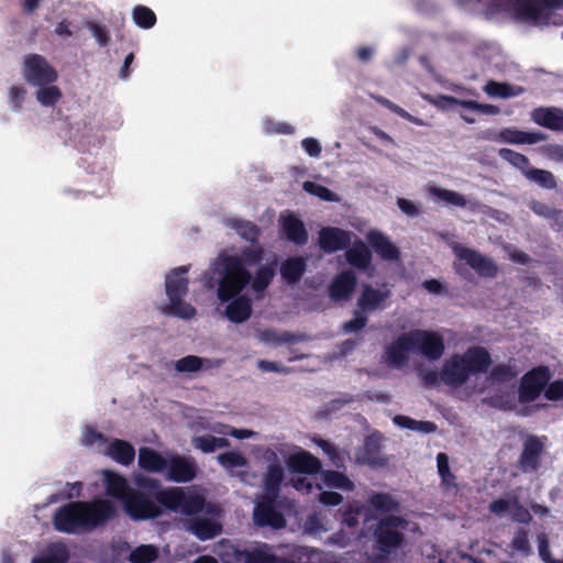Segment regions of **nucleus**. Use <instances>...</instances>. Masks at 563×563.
Returning a JSON list of instances; mask_svg holds the SVG:
<instances>
[{
    "label": "nucleus",
    "mask_w": 563,
    "mask_h": 563,
    "mask_svg": "<svg viewBox=\"0 0 563 563\" xmlns=\"http://www.w3.org/2000/svg\"><path fill=\"white\" fill-rule=\"evenodd\" d=\"M218 462L222 467L227 471L232 472L236 467H242L247 465L246 457L236 451H229L220 453L217 456Z\"/></svg>",
    "instance_id": "obj_47"
},
{
    "label": "nucleus",
    "mask_w": 563,
    "mask_h": 563,
    "mask_svg": "<svg viewBox=\"0 0 563 563\" xmlns=\"http://www.w3.org/2000/svg\"><path fill=\"white\" fill-rule=\"evenodd\" d=\"M364 506L362 507H347L344 509L341 514V522L342 525L349 527V528H355L358 525V517L363 510Z\"/></svg>",
    "instance_id": "obj_58"
},
{
    "label": "nucleus",
    "mask_w": 563,
    "mask_h": 563,
    "mask_svg": "<svg viewBox=\"0 0 563 563\" xmlns=\"http://www.w3.org/2000/svg\"><path fill=\"white\" fill-rule=\"evenodd\" d=\"M26 90L21 86H13L9 90V101L13 111H20L24 101Z\"/></svg>",
    "instance_id": "obj_61"
},
{
    "label": "nucleus",
    "mask_w": 563,
    "mask_h": 563,
    "mask_svg": "<svg viewBox=\"0 0 563 563\" xmlns=\"http://www.w3.org/2000/svg\"><path fill=\"white\" fill-rule=\"evenodd\" d=\"M437 466L442 484L448 487H455L456 477L450 470L449 457L445 453L441 452L437 455Z\"/></svg>",
    "instance_id": "obj_50"
},
{
    "label": "nucleus",
    "mask_w": 563,
    "mask_h": 563,
    "mask_svg": "<svg viewBox=\"0 0 563 563\" xmlns=\"http://www.w3.org/2000/svg\"><path fill=\"white\" fill-rule=\"evenodd\" d=\"M523 176L529 181L534 183L544 189H555L558 186L555 176L552 172L547 169H539L530 165Z\"/></svg>",
    "instance_id": "obj_38"
},
{
    "label": "nucleus",
    "mask_w": 563,
    "mask_h": 563,
    "mask_svg": "<svg viewBox=\"0 0 563 563\" xmlns=\"http://www.w3.org/2000/svg\"><path fill=\"white\" fill-rule=\"evenodd\" d=\"M228 559L224 563H277L278 555L269 552L266 543H262L253 549H240L230 547L227 552Z\"/></svg>",
    "instance_id": "obj_13"
},
{
    "label": "nucleus",
    "mask_w": 563,
    "mask_h": 563,
    "mask_svg": "<svg viewBox=\"0 0 563 563\" xmlns=\"http://www.w3.org/2000/svg\"><path fill=\"white\" fill-rule=\"evenodd\" d=\"M520 373L516 361L510 360L506 364L495 365V382H509L516 378Z\"/></svg>",
    "instance_id": "obj_52"
},
{
    "label": "nucleus",
    "mask_w": 563,
    "mask_h": 563,
    "mask_svg": "<svg viewBox=\"0 0 563 563\" xmlns=\"http://www.w3.org/2000/svg\"><path fill=\"white\" fill-rule=\"evenodd\" d=\"M530 118L539 126L554 132H563V108L538 107L531 111Z\"/></svg>",
    "instance_id": "obj_19"
},
{
    "label": "nucleus",
    "mask_w": 563,
    "mask_h": 563,
    "mask_svg": "<svg viewBox=\"0 0 563 563\" xmlns=\"http://www.w3.org/2000/svg\"><path fill=\"white\" fill-rule=\"evenodd\" d=\"M498 155L501 159L509 163L516 169L520 170L522 175L526 174L531 165L529 158L526 155L515 152L510 148H500L498 151Z\"/></svg>",
    "instance_id": "obj_44"
},
{
    "label": "nucleus",
    "mask_w": 563,
    "mask_h": 563,
    "mask_svg": "<svg viewBox=\"0 0 563 563\" xmlns=\"http://www.w3.org/2000/svg\"><path fill=\"white\" fill-rule=\"evenodd\" d=\"M278 497L262 496L253 511L254 523L258 527L279 530L286 527V518L280 511Z\"/></svg>",
    "instance_id": "obj_8"
},
{
    "label": "nucleus",
    "mask_w": 563,
    "mask_h": 563,
    "mask_svg": "<svg viewBox=\"0 0 563 563\" xmlns=\"http://www.w3.org/2000/svg\"><path fill=\"white\" fill-rule=\"evenodd\" d=\"M505 512H508L510 518L519 523H529L532 520L530 511L516 497L495 499V515H503Z\"/></svg>",
    "instance_id": "obj_25"
},
{
    "label": "nucleus",
    "mask_w": 563,
    "mask_h": 563,
    "mask_svg": "<svg viewBox=\"0 0 563 563\" xmlns=\"http://www.w3.org/2000/svg\"><path fill=\"white\" fill-rule=\"evenodd\" d=\"M412 343V352L419 353L430 361L441 358L445 344L441 334L431 330H412L409 332Z\"/></svg>",
    "instance_id": "obj_10"
},
{
    "label": "nucleus",
    "mask_w": 563,
    "mask_h": 563,
    "mask_svg": "<svg viewBox=\"0 0 563 563\" xmlns=\"http://www.w3.org/2000/svg\"><path fill=\"white\" fill-rule=\"evenodd\" d=\"M545 440V437L537 435L526 438L518 460V467L522 473H533L540 468Z\"/></svg>",
    "instance_id": "obj_12"
},
{
    "label": "nucleus",
    "mask_w": 563,
    "mask_h": 563,
    "mask_svg": "<svg viewBox=\"0 0 563 563\" xmlns=\"http://www.w3.org/2000/svg\"><path fill=\"white\" fill-rule=\"evenodd\" d=\"M205 505L206 499L203 496L184 490L179 512L187 516L197 515L203 510Z\"/></svg>",
    "instance_id": "obj_41"
},
{
    "label": "nucleus",
    "mask_w": 563,
    "mask_h": 563,
    "mask_svg": "<svg viewBox=\"0 0 563 563\" xmlns=\"http://www.w3.org/2000/svg\"><path fill=\"white\" fill-rule=\"evenodd\" d=\"M352 232L336 227H323L318 233V245L325 254L346 250L352 240Z\"/></svg>",
    "instance_id": "obj_14"
},
{
    "label": "nucleus",
    "mask_w": 563,
    "mask_h": 563,
    "mask_svg": "<svg viewBox=\"0 0 563 563\" xmlns=\"http://www.w3.org/2000/svg\"><path fill=\"white\" fill-rule=\"evenodd\" d=\"M537 541H538V551H539L540 559L544 563H549V562L553 561V558H552L551 551H550L548 536L544 532H541L537 536Z\"/></svg>",
    "instance_id": "obj_63"
},
{
    "label": "nucleus",
    "mask_w": 563,
    "mask_h": 563,
    "mask_svg": "<svg viewBox=\"0 0 563 563\" xmlns=\"http://www.w3.org/2000/svg\"><path fill=\"white\" fill-rule=\"evenodd\" d=\"M134 23L141 29H151L156 24L157 18L155 12L146 5H135L132 11Z\"/></svg>",
    "instance_id": "obj_43"
},
{
    "label": "nucleus",
    "mask_w": 563,
    "mask_h": 563,
    "mask_svg": "<svg viewBox=\"0 0 563 563\" xmlns=\"http://www.w3.org/2000/svg\"><path fill=\"white\" fill-rule=\"evenodd\" d=\"M345 257L352 267L362 271L371 266L373 258L371 250L362 240H356L353 245L346 250Z\"/></svg>",
    "instance_id": "obj_28"
},
{
    "label": "nucleus",
    "mask_w": 563,
    "mask_h": 563,
    "mask_svg": "<svg viewBox=\"0 0 563 563\" xmlns=\"http://www.w3.org/2000/svg\"><path fill=\"white\" fill-rule=\"evenodd\" d=\"M490 363V354L484 347H468L463 354L455 353L445 360L440 371L441 382L459 388L472 376L486 373Z\"/></svg>",
    "instance_id": "obj_3"
},
{
    "label": "nucleus",
    "mask_w": 563,
    "mask_h": 563,
    "mask_svg": "<svg viewBox=\"0 0 563 563\" xmlns=\"http://www.w3.org/2000/svg\"><path fill=\"white\" fill-rule=\"evenodd\" d=\"M282 236L299 246L305 245L309 239L303 222L294 214L282 218Z\"/></svg>",
    "instance_id": "obj_22"
},
{
    "label": "nucleus",
    "mask_w": 563,
    "mask_h": 563,
    "mask_svg": "<svg viewBox=\"0 0 563 563\" xmlns=\"http://www.w3.org/2000/svg\"><path fill=\"white\" fill-rule=\"evenodd\" d=\"M367 321H368V319L365 316V312H363L362 310L361 311L356 310V311H354V318L349 320L347 322H345L342 325V330L345 333L358 332L363 328H365V325L367 324Z\"/></svg>",
    "instance_id": "obj_57"
},
{
    "label": "nucleus",
    "mask_w": 563,
    "mask_h": 563,
    "mask_svg": "<svg viewBox=\"0 0 563 563\" xmlns=\"http://www.w3.org/2000/svg\"><path fill=\"white\" fill-rule=\"evenodd\" d=\"M165 472L174 483H188L196 478L199 468L194 459L174 454L168 459Z\"/></svg>",
    "instance_id": "obj_15"
},
{
    "label": "nucleus",
    "mask_w": 563,
    "mask_h": 563,
    "mask_svg": "<svg viewBox=\"0 0 563 563\" xmlns=\"http://www.w3.org/2000/svg\"><path fill=\"white\" fill-rule=\"evenodd\" d=\"M393 422L400 428L419 431L422 433H431L437 430V424L434 422L418 421V420H415L410 417L402 416V415L395 416L393 418Z\"/></svg>",
    "instance_id": "obj_40"
},
{
    "label": "nucleus",
    "mask_w": 563,
    "mask_h": 563,
    "mask_svg": "<svg viewBox=\"0 0 563 563\" xmlns=\"http://www.w3.org/2000/svg\"><path fill=\"white\" fill-rule=\"evenodd\" d=\"M109 455L122 465H130L135 459V450L131 443L115 439L108 448Z\"/></svg>",
    "instance_id": "obj_33"
},
{
    "label": "nucleus",
    "mask_w": 563,
    "mask_h": 563,
    "mask_svg": "<svg viewBox=\"0 0 563 563\" xmlns=\"http://www.w3.org/2000/svg\"><path fill=\"white\" fill-rule=\"evenodd\" d=\"M233 228L242 239L251 243L256 242L261 234L260 228L251 221L235 220Z\"/></svg>",
    "instance_id": "obj_49"
},
{
    "label": "nucleus",
    "mask_w": 563,
    "mask_h": 563,
    "mask_svg": "<svg viewBox=\"0 0 563 563\" xmlns=\"http://www.w3.org/2000/svg\"><path fill=\"white\" fill-rule=\"evenodd\" d=\"M498 141L509 144H537L545 141L548 135L540 131L528 132L515 128L503 129L498 133Z\"/></svg>",
    "instance_id": "obj_23"
},
{
    "label": "nucleus",
    "mask_w": 563,
    "mask_h": 563,
    "mask_svg": "<svg viewBox=\"0 0 563 563\" xmlns=\"http://www.w3.org/2000/svg\"><path fill=\"white\" fill-rule=\"evenodd\" d=\"M307 268L303 257H290L280 265V275L288 285L297 284L303 276Z\"/></svg>",
    "instance_id": "obj_31"
},
{
    "label": "nucleus",
    "mask_w": 563,
    "mask_h": 563,
    "mask_svg": "<svg viewBox=\"0 0 563 563\" xmlns=\"http://www.w3.org/2000/svg\"><path fill=\"white\" fill-rule=\"evenodd\" d=\"M168 459L152 448L143 446L139 450V466L151 473H163L167 468Z\"/></svg>",
    "instance_id": "obj_27"
},
{
    "label": "nucleus",
    "mask_w": 563,
    "mask_h": 563,
    "mask_svg": "<svg viewBox=\"0 0 563 563\" xmlns=\"http://www.w3.org/2000/svg\"><path fill=\"white\" fill-rule=\"evenodd\" d=\"M551 373L548 366H538L526 373L518 388V399L521 404L534 401L550 382Z\"/></svg>",
    "instance_id": "obj_9"
},
{
    "label": "nucleus",
    "mask_w": 563,
    "mask_h": 563,
    "mask_svg": "<svg viewBox=\"0 0 563 563\" xmlns=\"http://www.w3.org/2000/svg\"><path fill=\"white\" fill-rule=\"evenodd\" d=\"M284 477L285 472L279 463L269 464L266 473L263 476V496L278 497Z\"/></svg>",
    "instance_id": "obj_29"
},
{
    "label": "nucleus",
    "mask_w": 563,
    "mask_h": 563,
    "mask_svg": "<svg viewBox=\"0 0 563 563\" xmlns=\"http://www.w3.org/2000/svg\"><path fill=\"white\" fill-rule=\"evenodd\" d=\"M189 272V266H178L173 268L165 278L166 295L169 303L165 306L164 312L174 314L184 319L194 318L196 309L184 301V297L188 292L189 280L186 274Z\"/></svg>",
    "instance_id": "obj_5"
},
{
    "label": "nucleus",
    "mask_w": 563,
    "mask_h": 563,
    "mask_svg": "<svg viewBox=\"0 0 563 563\" xmlns=\"http://www.w3.org/2000/svg\"><path fill=\"white\" fill-rule=\"evenodd\" d=\"M192 445L195 449H198L203 453H212L217 449L230 446V442L225 438H218L211 434H205L195 437L192 439Z\"/></svg>",
    "instance_id": "obj_39"
},
{
    "label": "nucleus",
    "mask_w": 563,
    "mask_h": 563,
    "mask_svg": "<svg viewBox=\"0 0 563 563\" xmlns=\"http://www.w3.org/2000/svg\"><path fill=\"white\" fill-rule=\"evenodd\" d=\"M124 508L135 520L154 519L162 515V508L157 501L140 490H132L125 496Z\"/></svg>",
    "instance_id": "obj_11"
},
{
    "label": "nucleus",
    "mask_w": 563,
    "mask_h": 563,
    "mask_svg": "<svg viewBox=\"0 0 563 563\" xmlns=\"http://www.w3.org/2000/svg\"><path fill=\"white\" fill-rule=\"evenodd\" d=\"M321 478L330 488L341 489L344 492H353L355 488L354 483L345 474L339 471H323L321 472Z\"/></svg>",
    "instance_id": "obj_37"
},
{
    "label": "nucleus",
    "mask_w": 563,
    "mask_h": 563,
    "mask_svg": "<svg viewBox=\"0 0 563 563\" xmlns=\"http://www.w3.org/2000/svg\"><path fill=\"white\" fill-rule=\"evenodd\" d=\"M409 352H412V343L408 332L400 334L393 343L386 346V362L393 367H402L409 361Z\"/></svg>",
    "instance_id": "obj_17"
},
{
    "label": "nucleus",
    "mask_w": 563,
    "mask_h": 563,
    "mask_svg": "<svg viewBox=\"0 0 563 563\" xmlns=\"http://www.w3.org/2000/svg\"><path fill=\"white\" fill-rule=\"evenodd\" d=\"M562 9L563 0H517L512 4L515 18L533 25L563 24L558 13Z\"/></svg>",
    "instance_id": "obj_4"
},
{
    "label": "nucleus",
    "mask_w": 563,
    "mask_h": 563,
    "mask_svg": "<svg viewBox=\"0 0 563 563\" xmlns=\"http://www.w3.org/2000/svg\"><path fill=\"white\" fill-rule=\"evenodd\" d=\"M430 194L439 200H442L448 206L461 207L464 208L467 203L465 197L456 191L440 188V187H431Z\"/></svg>",
    "instance_id": "obj_45"
},
{
    "label": "nucleus",
    "mask_w": 563,
    "mask_h": 563,
    "mask_svg": "<svg viewBox=\"0 0 563 563\" xmlns=\"http://www.w3.org/2000/svg\"><path fill=\"white\" fill-rule=\"evenodd\" d=\"M68 560V552L65 548L58 547L49 550L43 556L34 558L32 563H66Z\"/></svg>",
    "instance_id": "obj_53"
},
{
    "label": "nucleus",
    "mask_w": 563,
    "mask_h": 563,
    "mask_svg": "<svg viewBox=\"0 0 563 563\" xmlns=\"http://www.w3.org/2000/svg\"><path fill=\"white\" fill-rule=\"evenodd\" d=\"M104 484L106 492L111 497L124 500L125 496L131 492L126 479L122 475L111 471L104 472Z\"/></svg>",
    "instance_id": "obj_34"
},
{
    "label": "nucleus",
    "mask_w": 563,
    "mask_h": 563,
    "mask_svg": "<svg viewBox=\"0 0 563 563\" xmlns=\"http://www.w3.org/2000/svg\"><path fill=\"white\" fill-rule=\"evenodd\" d=\"M525 88L521 86L511 85L508 82L495 81V98L508 99L522 95Z\"/></svg>",
    "instance_id": "obj_54"
},
{
    "label": "nucleus",
    "mask_w": 563,
    "mask_h": 563,
    "mask_svg": "<svg viewBox=\"0 0 563 563\" xmlns=\"http://www.w3.org/2000/svg\"><path fill=\"white\" fill-rule=\"evenodd\" d=\"M187 530L200 541L211 540L222 531V526L214 519L196 517L188 520Z\"/></svg>",
    "instance_id": "obj_24"
},
{
    "label": "nucleus",
    "mask_w": 563,
    "mask_h": 563,
    "mask_svg": "<svg viewBox=\"0 0 563 563\" xmlns=\"http://www.w3.org/2000/svg\"><path fill=\"white\" fill-rule=\"evenodd\" d=\"M303 189L307 192L314 195L323 200H327V201L332 200L333 192L329 188H327L320 184H317L313 181H305Z\"/></svg>",
    "instance_id": "obj_59"
},
{
    "label": "nucleus",
    "mask_w": 563,
    "mask_h": 563,
    "mask_svg": "<svg viewBox=\"0 0 563 563\" xmlns=\"http://www.w3.org/2000/svg\"><path fill=\"white\" fill-rule=\"evenodd\" d=\"M251 279L252 274L241 258L225 253H221L202 275L205 287L216 289L221 302H229L225 316L234 323H242L251 317L252 300L241 295Z\"/></svg>",
    "instance_id": "obj_1"
},
{
    "label": "nucleus",
    "mask_w": 563,
    "mask_h": 563,
    "mask_svg": "<svg viewBox=\"0 0 563 563\" xmlns=\"http://www.w3.org/2000/svg\"><path fill=\"white\" fill-rule=\"evenodd\" d=\"M437 104L443 109L452 108L453 106H461L466 110L476 111L479 114H493V104L478 103L473 100H459L451 96H441Z\"/></svg>",
    "instance_id": "obj_32"
},
{
    "label": "nucleus",
    "mask_w": 563,
    "mask_h": 563,
    "mask_svg": "<svg viewBox=\"0 0 563 563\" xmlns=\"http://www.w3.org/2000/svg\"><path fill=\"white\" fill-rule=\"evenodd\" d=\"M238 257L241 258V261H242L244 266H245V264L254 265V264H257V263H260L262 261L263 250L260 246H256V247H245L242 251L241 256H238Z\"/></svg>",
    "instance_id": "obj_60"
},
{
    "label": "nucleus",
    "mask_w": 563,
    "mask_h": 563,
    "mask_svg": "<svg viewBox=\"0 0 563 563\" xmlns=\"http://www.w3.org/2000/svg\"><path fill=\"white\" fill-rule=\"evenodd\" d=\"M408 526L409 521L402 516L382 517L373 533L376 549L386 556L401 548L406 542L405 531Z\"/></svg>",
    "instance_id": "obj_6"
},
{
    "label": "nucleus",
    "mask_w": 563,
    "mask_h": 563,
    "mask_svg": "<svg viewBox=\"0 0 563 563\" xmlns=\"http://www.w3.org/2000/svg\"><path fill=\"white\" fill-rule=\"evenodd\" d=\"M544 396L547 399L556 401L563 398V380L558 379L552 383H548L544 388Z\"/></svg>",
    "instance_id": "obj_64"
},
{
    "label": "nucleus",
    "mask_w": 563,
    "mask_h": 563,
    "mask_svg": "<svg viewBox=\"0 0 563 563\" xmlns=\"http://www.w3.org/2000/svg\"><path fill=\"white\" fill-rule=\"evenodd\" d=\"M453 252L460 261L472 267L481 276L493 275V261L483 256L477 251L455 244Z\"/></svg>",
    "instance_id": "obj_18"
},
{
    "label": "nucleus",
    "mask_w": 563,
    "mask_h": 563,
    "mask_svg": "<svg viewBox=\"0 0 563 563\" xmlns=\"http://www.w3.org/2000/svg\"><path fill=\"white\" fill-rule=\"evenodd\" d=\"M511 548L515 551L522 553L523 555H529L531 553L528 532L525 529H519L515 533L511 540Z\"/></svg>",
    "instance_id": "obj_56"
},
{
    "label": "nucleus",
    "mask_w": 563,
    "mask_h": 563,
    "mask_svg": "<svg viewBox=\"0 0 563 563\" xmlns=\"http://www.w3.org/2000/svg\"><path fill=\"white\" fill-rule=\"evenodd\" d=\"M367 241L373 250L385 261H396L400 256L399 249L382 232L371 231Z\"/></svg>",
    "instance_id": "obj_26"
},
{
    "label": "nucleus",
    "mask_w": 563,
    "mask_h": 563,
    "mask_svg": "<svg viewBox=\"0 0 563 563\" xmlns=\"http://www.w3.org/2000/svg\"><path fill=\"white\" fill-rule=\"evenodd\" d=\"M368 505L377 512L393 515L391 512L398 511L400 504L388 493H373L368 500Z\"/></svg>",
    "instance_id": "obj_36"
},
{
    "label": "nucleus",
    "mask_w": 563,
    "mask_h": 563,
    "mask_svg": "<svg viewBox=\"0 0 563 563\" xmlns=\"http://www.w3.org/2000/svg\"><path fill=\"white\" fill-rule=\"evenodd\" d=\"M183 492L181 487H169L166 489L158 490L155 495V500L159 505V507H164L170 511H179L181 500H183Z\"/></svg>",
    "instance_id": "obj_35"
},
{
    "label": "nucleus",
    "mask_w": 563,
    "mask_h": 563,
    "mask_svg": "<svg viewBox=\"0 0 563 563\" xmlns=\"http://www.w3.org/2000/svg\"><path fill=\"white\" fill-rule=\"evenodd\" d=\"M382 434L374 432L366 437L364 443V460L371 466H384L386 459L380 455Z\"/></svg>",
    "instance_id": "obj_30"
},
{
    "label": "nucleus",
    "mask_w": 563,
    "mask_h": 563,
    "mask_svg": "<svg viewBox=\"0 0 563 563\" xmlns=\"http://www.w3.org/2000/svg\"><path fill=\"white\" fill-rule=\"evenodd\" d=\"M86 26L91 32L99 46L104 47L109 44L111 37L107 26L93 21H88Z\"/></svg>",
    "instance_id": "obj_55"
},
{
    "label": "nucleus",
    "mask_w": 563,
    "mask_h": 563,
    "mask_svg": "<svg viewBox=\"0 0 563 563\" xmlns=\"http://www.w3.org/2000/svg\"><path fill=\"white\" fill-rule=\"evenodd\" d=\"M287 464L292 472L299 474L316 475L322 472L321 461L305 450L290 455Z\"/></svg>",
    "instance_id": "obj_21"
},
{
    "label": "nucleus",
    "mask_w": 563,
    "mask_h": 563,
    "mask_svg": "<svg viewBox=\"0 0 563 563\" xmlns=\"http://www.w3.org/2000/svg\"><path fill=\"white\" fill-rule=\"evenodd\" d=\"M357 285V277L351 269L334 276L328 287V295L333 301L349 300Z\"/></svg>",
    "instance_id": "obj_16"
},
{
    "label": "nucleus",
    "mask_w": 563,
    "mask_h": 563,
    "mask_svg": "<svg viewBox=\"0 0 563 563\" xmlns=\"http://www.w3.org/2000/svg\"><path fill=\"white\" fill-rule=\"evenodd\" d=\"M390 297V290H379L369 284L363 285L361 295L357 299V307L363 312H372L384 309V302Z\"/></svg>",
    "instance_id": "obj_20"
},
{
    "label": "nucleus",
    "mask_w": 563,
    "mask_h": 563,
    "mask_svg": "<svg viewBox=\"0 0 563 563\" xmlns=\"http://www.w3.org/2000/svg\"><path fill=\"white\" fill-rule=\"evenodd\" d=\"M117 514L111 500L70 501L57 508L53 516L55 530L75 534L90 532L104 526Z\"/></svg>",
    "instance_id": "obj_2"
},
{
    "label": "nucleus",
    "mask_w": 563,
    "mask_h": 563,
    "mask_svg": "<svg viewBox=\"0 0 563 563\" xmlns=\"http://www.w3.org/2000/svg\"><path fill=\"white\" fill-rule=\"evenodd\" d=\"M158 558V550L152 544H142L131 551L129 561L131 563H152Z\"/></svg>",
    "instance_id": "obj_46"
},
{
    "label": "nucleus",
    "mask_w": 563,
    "mask_h": 563,
    "mask_svg": "<svg viewBox=\"0 0 563 563\" xmlns=\"http://www.w3.org/2000/svg\"><path fill=\"white\" fill-rule=\"evenodd\" d=\"M540 152L551 161L563 163V145L551 143L542 146Z\"/></svg>",
    "instance_id": "obj_62"
},
{
    "label": "nucleus",
    "mask_w": 563,
    "mask_h": 563,
    "mask_svg": "<svg viewBox=\"0 0 563 563\" xmlns=\"http://www.w3.org/2000/svg\"><path fill=\"white\" fill-rule=\"evenodd\" d=\"M205 360L197 355H187L175 362L178 373H195L202 368Z\"/></svg>",
    "instance_id": "obj_51"
},
{
    "label": "nucleus",
    "mask_w": 563,
    "mask_h": 563,
    "mask_svg": "<svg viewBox=\"0 0 563 563\" xmlns=\"http://www.w3.org/2000/svg\"><path fill=\"white\" fill-rule=\"evenodd\" d=\"M23 76L29 84L37 87L51 85L58 78L55 68L40 54L25 56Z\"/></svg>",
    "instance_id": "obj_7"
},
{
    "label": "nucleus",
    "mask_w": 563,
    "mask_h": 563,
    "mask_svg": "<svg viewBox=\"0 0 563 563\" xmlns=\"http://www.w3.org/2000/svg\"><path fill=\"white\" fill-rule=\"evenodd\" d=\"M62 98V91L57 86H42L36 92L37 101L45 107L55 106Z\"/></svg>",
    "instance_id": "obj_48"
},
{
    "label": "nucleus",
    "mask_w": 563,
    "mask_h": 563,
    "mask_svg": "<svg viewBox=\"0 0 563 563\" xmlns=\"http://www.w3.org/2000/svg\"><path fill=\"white\" fill-rule=\"evenodd\" d=\"M274 276H275V271L272 266H268V265L261 266L256 271L254 278L252 277V279H251L250 284L252 286V289L256 294L264 292L267 289V287L271 285V283L273 282Z\"/></svg>",
    "instance_id": "obj_42"
}]
</instances>
